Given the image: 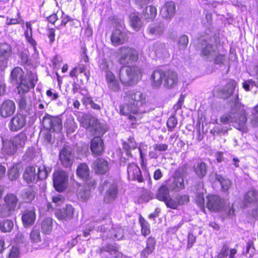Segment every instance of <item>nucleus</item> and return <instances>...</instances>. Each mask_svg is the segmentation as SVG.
<instances>
[{"label":"nucleus","instance_id":"nucleus-1","mask_svg":"<svg viewBox=\"0 0 258 258\" xmlns=\"http://www.w3.org/2000/svg\"><path fill=\"white\" fill-rule=\"evenodd\" d=\"M124 100L127 103L120 107V112L122 115L128 116L132 121L139 120L141 118V114L150 110L146 97L141 91H127Z\"/></svg>","mask_w":258,"mask_h":258},{"label":"nucleus","instance_id":"nucleus-2","mask_svg":"<svg viewBox=\"0 0 258 258\" xmlns=\"http://www.w3.org/2000/svg\"><path fill=\"white\" fill-rule=\"evenodd\" d=\"M247 118L245 111L238 105V102L235 100V106L232 108L230 112L223 115L220 121L224 124L233 123V126L237 129L245 131Z\"/></svg>","mask_w":258,"mask_h":258},{"label":"nucleus","instance_id":"nucleus-3","mask_svg":"<svg viewBox=\"0 0 258 258\" xmlns=\"http://www.w3.org/2000/svg\"><path fill=\"white\" fill-rule=\"evenodd\" d=\"M201 55L209 60H213L217 64H220L225 60V52L221 50L216 44L205 42L203 45Z\"/></svg>","mask_w":258,"mask_h":258},{"label":"nucleus","instance_id":"nucleus-4","mask_svg":"<svg viewBox=\"0 0 258 258\" xmlns=\"http://www.w3.org/2000/svg\"><path fill=\"white\" fill-rule=\"evenodd\" d=\"M142 76L141 70L138 67H122L119 72L120 80L126 86L136 84L141 79Z\"/></svg>","mask_w":258,"mask_h":258},{"label":"nucleus","instance_id":"nucleus-5","mask_svg":"<svg viewBox=\"0 0 258 258\" xmlns=\"http://www.w3.org/2000/svg\"><path fill=\"white\" fill-rule=\"evenodd\" d=\"M138 52L133 48L123 46L118 52V61L123 65L136 62L138 59Z\"/></svg>","mask_w":258,"mask_h":258},{"label":"nucleus","instance_id":"nucleus-6","mask_svg":"<svg viewBox=\"0 0 258 258\" xmlns=\"http://www.w3.org/2000/svg\"><path fill=\"white\" fill-rule=\"evenodd\" d=\"M24 72L20 67L15 68L11 72V79L12 83L18 85L19 94H23L28 91L26 79L23 77Z\"/></svg>","mask_w":258,"mask_h":258},{"label":"nucleus","instance_id":"nucleus-7","mask_svg":"<svg viewBox=\"0 0 258 258\" xmlns=\"http://www.w3.org/2000/svg\"><path fill=\"white\" fill-rule=\"evenodd\" d=\"M43 125L47 130L53 132L59 133L62 128L61 119L58 117H53L48 114L43 117Z\"/></svg>","mask_w":258,"mask_h":258},{"label":"nucleus","instance_id":"nucleus-8","mask_svg":"<svg viewBox=\"0 0 258 258\" xmlns=\"http://www.w3.org/2000/svg\"><path fill=\"white\" fill-rule=\"evenodd\" d=\"M68 177L64 171H57L53 174V185L58 191H63L67 185Z\"/></svg>","mask_w":258,"mask_h":258},{"label":"nucleus","instance_id":"nucleus-9","mask_svg":"<svg viewBox=\"0 0 258 258\" xmlns=\"http://www.w3.org/2000/svg\"><path fill=\"white\" fill-rule=\"evenodd\" d=\"M127 40V32L121 26L114 30L111 36V41L113 45L117 46L123 44Z\"/></svg>","mask_w":258,"mask_h":258},{"label":"nucleus","instance_id":"nucleus-10","mask_svg":"<svg viewBox=\"0 0 258 258\" xmlns=\"http://www.w3.org/2000/svg\"><path fill=\"white\" fill-rule=\"evenodd\" d=\"M184 170L182 168H179L175 172L173 179L171 183L169 184V187L173 190H179L184 188L183 180Z\"/></svg>","mask_w":258,"mask_h":258},{"label":"nucleus","instance_id":"nucleus-11","mask_svg":"<svg viewBox=\"0 0 258 258\" xmlns=\"http://www.w3.org/2000/svg\"><path fill=\"white\" fill-rule=\"evenodd\" d=\"M61 163L65 167L71 166L73 162L74 156L70 147H63L59 153Z\"/></svg>","mask_w":258,"mask_h":258},{"label":"nucleus","instance_id":"nucleus-12","mask_svg":"<svg viewBox=\"0 0 258 258\" xmlns=\"http://www.w3.org/2000/svg\"><path fill=\"white\" fill-rule=\"evenodd\" d=\"M178 82V78L176 72L171 70L165 71L163 85L165 88H173L177 85Z\"/></svg>","mask_w":258,"mask_h":258},{"label":"nucleus","instance_id":"nucleus-13","mask_svg":"<svg viewBox=\"0 0 258 258\" xmlns=\"http://www.w3.org/2000/svg\"><path fill=\"white\" fill-rule=\"evenodd\" d=\"M26 123L25 116L21 114H17L11 119L9 125L11 131L16 132L22 128L25 125Z\"/></svg>","mask_w":258,"mask_h":258},{"label":"nucleus","instance_id":"nucleus-14","mask_svg":"<svg viewBox=\"0 0 258 258\" xmlns=\"http://www.w3.org/2000/svg\"><path fill=\"white\" fill-rule=\"evenodd\" d=\"M127 176L130 180H137L141 182L143 181L140 168L134 163H130L127 166Z\"/></svg>","mask_w":258,"mask_h":258},{"label":"nucleus","instance_id":"nucleus-15","mask_svg":"<svg viewBox=\"0 0 258 258\" xmlns=\"http://www.w3.org/2000/svg\"><path fill=\"white\" fill-rule=\"evenodd\" d=\"M77 175L83 180L86 181L87 184H92V187L96 185L94 179L90 178L89 169L85 163H82L78 167L77 169Z\"/></svg>","mask_w":258,"mask_h":258},{"label":"nucleus","instance_id":"nucleus-16","mask_svg":"<svg viewBox=\"0 0 258 258\" xmlns=\"http://www.w3.org/2000/svg\"><path fill=\"white\" fill-rule=\"evenodd\" d=\"M207 207L211 211H218L223 207L221 198L217 195H209L207 197Z\"/></svg>","mask_w":258,"mask_h":258},{"label":"nucleus","instance_id":"nucleus-17","mask_svg":"<svg viewBox=\"0 0 258 258\" xmlns=\"http://www.w3.org/2000/svg\"><path fill=\"white\" fill-rule=\"evenodd\" d=\"M229 242H224L222 244L221 248L217 255L212 258H236L235 255L237 252L236 248H230Z\"/></svg>","mask_w":258,"mask_h":258},{"label":"nucleus","instance_id":"nucleus-18","mask_svg":"<svg viewBox=\"0 0 258 258\" xmlns=\"http://www.w3.org/2000/svg\"><path fill=\"white\" fill-rule=\"evenodd\" d=\"M103 185L104 188L105 187H109L106 192L104 198V202L106 203H109L114 200L116 197L117 192L116 184L114 183L105 181Z\"/></svg>","mask_w":258,"mask_h":258},{"label":"nucleus","instance_id":"nucleus-19","mask_svg":"<svg viewBox=\"0 0 258 258\" xmlns=\"http://www.w3.org/2000/svg\"><path fill=\"white\" fill-rule=\"evenodd\" d=\"M15 110V103L11 100H7L4 102L1 105L0 114L2 117L6 118L12 115Z\"/></svg>","mask_w":258,"mask_h":258},{"label":"nucleus","instance_id":"nucleus-20","mask_svg":"<svg viewBox=\"0 0 258 258\" xmlns=\"http://www.w3.org/2000/svg\"><path fill=\"white\" fill-rule=\"evenodd\" d=\"M175 9L176 7L174 2H167L165 3L161 9V15L165 19L170 20L175 14Z\"/></svg>","mask_w":258,"mask_h":258},{"label":"nucleus","instance_id":"nucleus-21","mask_svg":"<svg viewBox=\"0 0 258 258\" xmlns=\"http://www.w3.org/2000/svg\"><path fill=\"white\" fill-rule=\"evenodd\" d=\"M4 201L8 208V211L2 213V216L8 217L10 216V212L16 209L18 200L15 195L9 194L5 197Z\"/></svg>","mask_w":258,"mask_h":258},{"label":"nucleus","instance_id":"nucleus-22","mask_svg":"<svg viewBox=\"0 0 258 258\" xmlns=\"http://www.w3.org/2000/svg\"><path fill=\"white\" fill-rule=\"evenodd\" d=\"M92 168L97 174H103L109 170L108 164L106 160L98 158L93 163Z\"/></svg>","mask_w":258,"mask_h":258},{"label":"nucleus","instance_id":"nucleus-23","mask_svg":"<svg viewBox=\"0 0 258 258\" xmlns=\"http://www.w3.org/2000/svg\"><path fill=\"white\" fill-rule=\"evenodd\" d=\"M74 209L70 205H67L65 208L57 210L55 212L56 217L59 220H67L73 218L74 214Z\"/></svg>","mask_w":258,"mask_h":258},{"label":"nucleus","instance_id":"nucleus-24","mask_svg":"<svg viewBox=\"0 0 258 258\" xmlns=\"http://www.w3.org/2000/svg\"><path fill=\"white\" fill-rule=\"evenodd\" d=\"M165 71L161 69L155 70L151 76L152 85L154 87H159L164 82Z\"/></svg>","mask_w":258,"mask_h":258},{"label":"nucleus","instance_id":"nucleus-25","mask_svg":"<svg viewBox=\"0 0 258 258\" xmlns=\"http://www.w3.org/2000/svg\"><path fill=\"white\" fill-rule=\"evenodd\" d=\"M90 149L93 154L100 155L104 151V144L100 137L94 138L91 143Z\"/></svg>","mask_w":258,"mask_h":258},{"label":"nucleus","instance_id":"nucleus-26","mask_svg":"<svg viewBox=\"0 0 258 258\" xmlns=\"http://www.w3.org/2000/svg\"><path fill=\"white\" fill-rule=\"evenodd\" d=\"M130 23L132 28L136 31H139L143 26V21L140 18L139 14L132 13L130 16Z\"/></svg>","mask_w":258,"mask_h":258},{"label":"nucleus","instance_id":"nucleus-27","mask_svg":"<svg viewBox=\"0 0 258 258\" xmlns=\"http://www.w3.org/2000/svg\"><path fill=\"white\" fill-rule=\"evenodd\" d=\"M36 215L33 209L27 210L24 212L22 220L25 226L33 224L35 220Z\"/></svg>","mask_w":258,"mask_h":258},{"label":"nucleus","instance_id":"nucleus-28","mask_svg":"<svg viewBox=\"0 0 258 258\" xmlns=\"http://www.w3.org/2000/svg\"><path fill=\"white\" fill-rule=\"evenodd\" d=\"M151 50H152V51L149 54L152 58L166 53V48L165 44L160 43H156L150 47L149 50L150 51Z\"/></svg>","mask_w":258,"mask_h":258},{"label":"nucleus","instance_id":"nucleus-29","mask_svg":"<svg viewBox=\"0 0 258 258\" xmlns=\"http://www.w3.org/2000/svg\"><path fill=\"white\" fill-rule=\"evenodd\" d=\"M23 178L27 183H31L37 180L35 167H27L23 174Z\"/></svg>","mask_w":258,"mask_h":258},{"label":"nucleus","instance_id":"nucleus-30","mask_svg":"<svg viewBox=\"0 0 258 258\" xmlns=\"http://www.w3.org/2000/svg\"><path fill=\"white\" fill-rule=\"evenodd\" d=\"M215 177L216 180L220 183L222 191L224 192H228L232 186V181L229 179L217 173L215 174Z\"/></svg>","mask_w":258,"mask_h":258},{"label":"nucleus","instance_id":"nucleus-31","mask_svg":"<svg viewBox=\"0 0 258 258\" xmlns=\"http://www.w3.org/2000/svg\"><path fill=\"white\" fill-rule=\"evenodd\" d=\"M148 31L152 36L159 37L162 35L164 32L163 24L161 23L151 24L148 27Z\"/></svg>","mask_w":258,"mask_h":258},{"label":"nucleus","instance_id":"nucleus-32","mask_svg":"<svg viewBox=\"0 0 258 258\" xmlns=\"http://www.w3.org/2000/svg\"><path fill=\"white\" fill-rule=\"evenodd\" d=\"M26 29L24 32V36L27 42L33 47L34 51H35L36 42L32 38V28L31 22H26Z\"/></svg>","mask_w":258,"mask_h":258},{"label":"nucleus","instance_id":"nucleus-33","mask_svg":"<svg viewBox=\"0 0 258 258\" xmlns=\"http://www.w3.org/2000/svg\"><path fill=\"white\" fill-rule=\"evenodd\" d=\"M142 15L148 21H152L157 15V9L154 6H148L143 11Z\"/></svg>","mask_w":258,"mask_h":258},{"label":"nucleus","instance_id":"nucleus-34","mask_svg":"<svg viewBox=\"0 0 258 258\" xmlns=\"http://www.w3.org/2000/svg\"><path fill=\"white\" fill-rule=\"evenodd\" d=\"M11 140L17 149L19 148H23L25 145L27 140V136L25 133H21L13 137Z\"/></svg>","mask_w":258,"mask_h":258},{"label":"nucleus","instance_id":"nucleus-35","mask_svg":"<svg viewBox=\"0 0 258 258\" xmlns=\"http://www.w3.org/2000/svg\"><path fill=\"white\" fill-rule=\"evenodd\" d=\"M81 124L86 128H91L97 122V118L93 116L89 115H84L81 119Z\"/></svg>","mask_w":258,"mask_h":258},{"label":"nucleus","instance_id":"nucleus-36","mask_svg":"<svg viewBox=\"0 0 258 258\" xmlns=\"http://www.w3.org/2000/svg\"><path fill=\"white\" fill-rule=\"evenodd\" d=\"M17 149L11 140L3 143L2 152L4 154L8 155H13L16 153Z\"/></svg>","mask_w":258,"mask_h":258},{"label":"nucleus","instance_id":"nucleus-37","mask_svg":"<svg viewBox=\"0 0 258 258\" xmlns=\"http://www.w3.org/2000/svg\"><path fill=\"white\" fill-rule=\"evenodd\" d=\"M194 170L196 174L200 178L205 176L207 173V166L203 162H198L194 167Z\"/></svg>","mask_w":258,"mask_h":258},{"label":"nucleus","instance_id":"nucleus-38","mask_svg":"<svg viewBox=\"0 0 258 258\" xmlns=\"http://www.w3.org/2000/svg\"><path fill=\"white\" fill-rule=\"evenodd\" d=\"M258 199V192L255 190L248 191L244 196L243 202L246 206L247 204L252 203L257 201Z\"/></svg>","mask_w":258,"mask_h":258},{"label":"nucleus","instance_id":"nucleus-39","mask_svg":"<svg viewBox=\"0 0 258 258\" xmlns=\"http://www.w3.org/2000/svg\"><path fill=\"white\" fill-rule=\"evenodd\" d=\"M236 85L237 83L235 81L230 80L222 90V93L223 94V97L227 98L230 96L233 93Z\"/></svg>","mask_w":258,"mask_h":258},{"label":"nucleus","instance_id":"nucleus-40","mask_svg":"<svg viewBox=\"0 0 258 258\" xmlns=\"http://www.w3.org/2000/svg\"><path fill=\"white\" fill-rule=\"evenodd\" d=\"M169 196V189L165 185L160 187L156 195L157 199L163 202H165Z\"/></svg>","mask_w":258,"mask_h":258},{"label":"nucleus","instance_id":"nucleus-41","mask_svg":"<svg viewBox=\"0 0 258 258\" xmlns=\"http://www.w3.org/2000/svg\"><path fill=\"white\" fill-rule=\"evenodd\" d=\"M87 184L88 186V189H85L83 190L80 189L78 194V198L81 199L82 201H86L89 198L90 195V190L91 189L94 188L95 186V185H94V187H93L92 183Z\"/></svg>","mask_w":258,"mask_h":258},{"label":"nucleus","instance_id":"nucleus-42","mask_svg":"<svg viewBox=\"0 0 258 258\" xmlns=\"http://www.w3.org/2000/svg\"><path fill=\"white\" fill-rule=\"evenodd\" d=\"M28 81L26 80V84L28 87V90L31 88H34L37 82V77L35 72L30 71L27 73Z\"/></svg>","mask_w":258,"mask_h":258},{"label":"nucleus","instance_id":"nucleus-43","mask_svg":"<svg viewBox=\"0 0 258 258\" xmlns=\"http://www.w3.org/2000/svg\"><path fill=\"white\" fill-rule=\"evenodd\" d=\"M52 220L50 218H46L42 223L41 228L42 231L46 234H49L52 230Z\"/></svg>","mask_w":258,"mask_h":258},{"label":"nucleus","instance_id":"nucleus-44","mask_svg":"<svg viewBox=\"0 0 258 258\" xmlns=\"http://www.w3.org/2000/svg\"><path fill=\"white\" fill-rule=\"evenodd\" d=\"M92 130H93L97 135H103L107 131L106 126L105 124L101 123L97 119V122L93 126Z\"/></svg>","mask_w":258,"mask_h":258},{"label":"nucleus","instance_id":"nucleus-45","mask_svg":"<svg viewBox=\"0 0 258 258\" xmlns=\"http://www.w3.org/2000/svg\"><path fill=\"white\" fill-rule=\"evenodd\" d=\"M13 226V222L10 220H6L0 222V229L3 232H10Z\"/></svg>","mask_w":258,"mask_h":258},{"label":"nucleus","instance_id":"nucleus-46","mask_svg":"<svg viewBox=\"0 0 258 258\" xmlns=\"http://www.w3.org/2000/svg\"><path fill=\"white\" fill-rule=\"evenodd\" d=\"M50 171L51 169L49 168H47L45 165L40 166L38 169L37 173H36L37 179H45L47 176L48 172H50Z\"/></svg>","mask_w":258,"mask_h":258},{"label":"nucleus","instance_id":"nucleus-47","mask_svg":"<svg viewBox=\"0 0 258 258\" xmlns=\"http://www.w3.org/2000/svg\"><path fill=\"white\" fill-rule=\"evenodd\" d=\"M19 175V169L16 165H13L8 171L9 178L12 181L16 180Z\"/></svg>","mask_w":258,"mask_h":258},{"label":"nucleus","instance_id":"nucleus-48","mask_svg":"<svg viewBox=\"0 0 258 258\" xmlns=\"http://www.w3.org/2000/svg\"><path fill=\"white\" fill-rule=\"evenodd\" d=\"M137 146V145L133 139H129L127 142H125L123 144V149L126 151L128 155L131 154V150L135 149Z\"/></svg>","mask_w":258,"mask_h":258},{"label":"nucleus","instance_id":"nucleus-49","mask_svg":"<svg viewBox=\"0 0 258 258\" xmlns=\"http://www.w3.org/2000/svg\"><path fill=\"white\" fill-rule=\"evenodd\" d=\"M11 52V47L7 43H0V56L4 57H8Z\"/></svg>","mask_w":258,"mask_h":258},{"label":"nucleus","instance_id":"nucleus-50","mask_svg":"<svg viewBox=\"0 0 258 258\" xmlns=\"http://www.w3.org/2000/svg\"><path fill=\"white\" fill-rule=\"evenodd\" d=\"M140 223L142 227V234L144 236L149 235L150 233V227L148 222L146 221L143 218H140Z\"/></svg>","mask_w":258,"mask_h":258},{"label":"nucleus","instance_id":"nucleus-51","mask_svg":"<svg viewBox=\"0 0 258 258\" xmlns=\"http://www.w3.org/2000/svg\"><path fill=\"white\" fill-rule=\"evenodd\" d=\"M19 107L22 110H27L30 104L25 95H22L19 100Z\"/></svg>","mask_w":258,"mask_h":258},{"label":"nucleus","instance_id":"nucleus-52","mask_svg":"<svg viewBox=\"0 0 258 258\" xmlns=\"http://www.w3.org/2000/svg\"><path fill=\"white\" fill-rule=\"evenodd\" d=\"M23 196L26 202H30L34 199L35 193L32 189L29 188L25 189Z\"/></svg>","mask_w":258,"mask_h":258},{"label":"nucleus","instance_id":"nucleus-53","mask_svg":"<svg viewBox=\"0 0 258 258\" xmlns=\"http://www.w3.org/2000/svg\"><path fill=\"white\" fill-rule=\"evenodd\" d=\"M250 121L253 126H258V104L253 109Z\"/></svg>","mask_w":258,"mask_h":258},{"label":"nucleus","instance_id":"nucleus-54","mask_svg":"<svg viewBox=\"0 0 258 258\" xmlns=\"http://www.w3.org/2000/svg\"><path fill=\"white\" fill-rule=\"evenodd\" d=\"M164 203L168 208H169L172 209H177L178 207L179 206L176 198L175 199H174L171 198L170 196L164 202Z\"/></svg>","mask_w":258,"mask_h":258},{"label":"nucleus","instance_id":"nucleus-55","mask_svg":"<svg viewBox=\"0 0 258 258\" xmlns=\"http://www.w3.org/2000/svg\"><path fill=\"white\" fill-rule=\"evenodd\" d=\"M64 127L67 128V132L69 133L74 132L76 126L75 125V121L73 119H68L64 123Z\"/></svg>","mask_w":258,"mask_h":258},{"label":"nucleus","instance_id":"nucleus-56","mask_svg":"<svg viewBox=\"0 0 258 258\" xmlns=\"http://www.w3.org/2000/svg\"><path fill=\"white\" fill-rule=\"evenodd\" d=\"M188 39L186 35H182L179 38L178 42V47L180 49H184L187 46Z\"/></svg>","mask_w":258,"mask_h":258},{"label":"nucleus","instance_id":"nucleus-57","mask_svg":"<svg viewBox=\"0 0 258 258\" xmlns=\"http://www.w3.org/2000/svg\"><path fill=\"white\" fill-rule=\"evenodd\" d=\"M155 239L154 238L150 237L148 238L147 240L146 248L148 249L149 252H152L155 249Z\"/></svg>","mask_w":258,"mask_h":258},{"label":"nucleus","instance_id":"nucleus-58","mask_svg":"<svg viewBox=\"0 0 258 258\" xmlns=\"http://www.w3.org/2000/svg\"><path fill=\"white\" fill-rule=\"evenodd\" d=\"M153 149L156 150L158 152H165L168 150V146L166 144L157 143L155 144L152 146Z\"/></svg>","mask_w":258,"mask_h":258},{"label":"nucleus","instance_id":"nucleus-59","mask_svg":"<svg viewBox=\"0 0 258 258\" xmlns=\"http://www.w3.org/2000/svg\"><path fill=\"white\" fill-rule=\"evenodd\" d=\"M177 123V119L174 116L170 117L167 121V125L168 128V131L171 132L172 131L175 127Z\"/></svg>","mask_w":258,"mask_h":258},{"label":"nucleus","instance_id":"nucleus-60","mask_svg":"<svg viewBox=\"0 0 258 258\" xmlns=\"http://www.w3.org/2000/svg\"><path fill=\"white\" fill-rule=\"evenodd\" d=\"M110 62L106 59H102L99 62L100 69L104 71L105 73H106V71H110Z\"/></svg>","mask_w":258,"mask_h":258},{"label":"nucleus","instance_id":"nucleus-61","mask_svg":"<svg viewBox=\"0 0 258 258\" xmlns=\"http://www.w3.org/2000/svg\"><path fill=\"white\" fill-rule=\"evenodd\" d=\"M30 238L32 242H39L40 241L39 231L38 230L33 229L31 232Z\"/></svg>","mask_w":258,"mask_h":258},{"label":"nucleus","instance_id":"nucleus-62","mask_svg":"<svg viewBox=\"0 0 258 258\" xmlns=\"http://www.w3.org/2000/svg\"><path fill=\"white\" fill-rule=\"evenodd\" d=\"M176 200H177L178 206L186 204L189 201V197L186 195L177 196Z\"/></svg>","mask_w":258,"mask_h":258},{"label":"nucleus","instance_id":"nucleus-63","mask_svg":"<svg viewBox=\"0 0 258 258\" xmlns=\"http://www.w3.org/2000/svg\"><path fill=\"white\" fill-rule=\"evenodd\" d=\"M108 88L112 92H116L120 90V86L118 81H114L107 84Z\"/></svg>","mask_w":258,"mask_h":258},{"label":"nucleus","instance_id":"nucleus-64","mask_svg":"<svg viewBox=\"0 0 258 258\" xmlns=\"http://www.w3.org/2000/svg\"><path fill=\"white\" fill-rule=\"evenodd\" d=\"M19 254V248L17 246H13L10 252L9 258H18Z\"/></svg>","mask_w":258,"mask_h":258}]
</instances>
